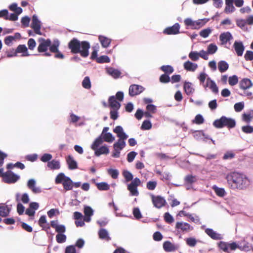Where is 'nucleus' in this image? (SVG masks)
<instances>
[{"instance_id":"nucleus-1","label":"nucleus","mask_w":253,"mask_h":253,"mask_svg":"<svg viewBox=\"0 0 253 253\" xmlns=\"http://www.w3.org/2000/svg\"><path fill=\"white\" fill-rule=\"evenodd\" d=\"M225 179L229 188L234 191L246 190L251 184L250 179L242 172H229L226 175Z\"/></svg>"},{"instance_id":"nucleus-2","label":"nucleus","mask_w":253,"mask_h":253,"mask_svg":"<svg viewBox=\"0 0 253 253\" xmlns=\"http://www.w3.org/2000/svg\"><path fill=\"white\" fill-rule=\"evenodd\" d=\"M68 46L73 54L80 53L84 58H86L89 55L90 44L88 41H80L76 38H74L69 42Z\"/></svg>"},{"instance_id":"nucleus-3","label":"nucleus","mask_w":253,"mask_h":253,"mask_svg":"<svg viewBox=\"0 0 253 253\" xmlns=\"http://www.w3.org/2000/svg\"><path fill=\"white\" fill-rule=\"evenodd\" d=\"M122 174L125 179L126 182L131 181L127 186V190L130 192V196H138L139 191L137 187L141 184L140 179L138 177L133 178V174L127 170H124Z\"/></svg>"},{"instance_id":"nucleus-4","label":"nucleus","mask_w":253,"mask_h":253,"mask_svg":"<svg viewBox=\"0 0 253 253\" xmlns=\"http://www.w3.org/2000/svg\"><path fill=\"white\" fill-rule=\"evenodd\" d=\"M218 247L220 250L223 251L225 253H231V252L235 251L238 248L242 251L248 252L251 250L252 245L247 242L243 246H240L234 242L228 243L220 241L218 243Z\"/></svg>"},{"instance_id":"nucleus-5","label":"nucleus","mask_w":253,"mask_h":253,"mask_svg":"<svg viewBox=\"0 0 253 253\" xmlns=\"http://www.w3.org/2000/svg\"><path fill=\"white\" fill-rule=\"evenodd\" d=\"M236 121L232 118L227 117L225 116H221L219 119L215 120L213 122V126L217 128H222L226 127L229 129L235 127Z\"/></svg>"},{"instance_id":"nucleus-6","label":"nucleus","mask_w":253,"mask_h":253,"mask_svg":"<svg viewBox=\"0 0 253 253\" xmlns=\"http://www.w3.org/2000/svg\"><path fill=\"white\" fill-rule=\"evenodd\" d=\"M209 21V18L199 19L194 21L190 18H186L184 23L186 26V28L188 29L189 28L193 30H198L204 26Z\"/></svg>"},{"instance_id":"nucleus-7","label":"nucleus","mask_w":253,"mask_h":253,"mask_svg":"<svg viewBox=\"0 0 253 253\" xmlns=\"http://www.w3.org/2000/svg\"><path fill=\"white\" fill-rule=\"evenodd\" d=\"M20 179V176L8 170L5 172L3 181L8 184L14 183Z\"/></svg>"},{"instance_id":"nucleus-8","label":"nucleus","mask_w":253,"mask_h":253,"mask_svg":"<svg viewBox=\"0 0 253 253\" xmlns=\"http://www.w3.org/2000/svg\"><path fill=\"white\" fill-rule=\"evenodd\" d=\"M175 228L179 233H187L193 230L192 226L184 222H177Z\"/></svg>"},{"instance_id":"nucleus-9","label":"nucleus","mask_w":253,"mask_h":253,"mask_svg":"<svg viewBox=\"0 0 253 253\" xmlns=\"http://www.w3.org/2000/svg\"><path fill=\"white\" fill-rule=\"evenodd\" d=\"M145 90V88L141 85L136 84H133L129 86L128 89L129 95L133 97L140 94Z\"/></svg>"},{"instance_id":"nucleus-10","label":"nucleus","mask_w":253,"mask_h":253,"mask_svg":"<svg viewBox=\"0 0 253 253\" xmlns=\"http://www.w3.org/2000/svg\"><path fill=\"white\" fill-rule=\"evenodd\" d=\"M31 28L34 30L36 34L39 35H42L41 32V21L39 19L36 14H34L32 17Z\"/></svg>"},{"instance_id":"nucleus-11","label":"nucleus","mask_w":253,"mask_h":253,"mask_svg":"<svg viewBox=\"0 0 253 253\" xmlns=\"http://www.w3.org/2000/svg\"><path fill=\"white\" fill-rule=\"evenodd\" d=\"M180 25L178 23H175L172 26L168 27L163 31V33L166 35H176L180 32Z\"/></svg>"},{"instance_id":"nucleus-12","label":"nucleus","mask_w":253,"mask_h":253,"mask_svg":"<svg viewBox=\"0 0 253 253\" xmlns=\"http://www.w3.org/2000/svg\"><path fill=\"white\" fill-rule=\"evenodd\" d=\"M152 201L154 206L158 209H160L165 205L166 201L164 198L161 196H155L152 195Z\"/></svg>"},{"instance_id":"nucleus-13","label":"nucleus","mask_w":253,"mask_h":253,"mask_svg":"<svg viewBox=\"0 0 253 253\" xmlns=\"http://www.w3.org/2000/svg\"><path fill=\"white\" fill-rule=\"evenodd\" d=\"M203 87L206 89L208 87L211 90L212 92L217 94L218 93V87L215 84V82L211 80V78L208 77L206 84L205 83L202 84Z\"/></svg>"},{"instance_id":"nucleus-14","label":"nucleus","mask_w":253,"mask_h":253,"mask_svg":"<svg viewBox=\"0 0 253 253\" xmlns=\"http://www.w3.org/2000/svg\"><path fill=\"white\" fill-rule=\"evenodd\" d=\"M51 44V42L50 39L45 40L41 38L40 43L38 47V51L40 53L46 52Z\"/></svg>"},{"instance_id":"nucleus-15","label":"nucleus","mask_w":253,"mask_h":253,"mask_svg":"<svg viewBox=\"0 0 253 253\" xmlns=\"http://www.w3.org/2000/svg\"><path fill=\"white\" fill-rule=\"evenodd\" d=\"M84 219L86 222H89L91 221V216L94 214V210L89 206L84 205Z\"/></svg>"},{"instance_id":"nucleus-16","label":"nucleus","mask_w":253,"mask_h":253,"mask_svg":"<svg viewBox=\"0 0 253 253\" xmlns=\"http://www.w3.org/2000/svg\"><path fill=\"white\" fill-rule=\"evenodd\" d=\"M205 233L212 239L218 240L223 239V235L214 231L212 229L207 228L205 229Z\"/></svg>"},{"instance_id":"nucleus-17","label":"nucleus","mask_w":253,"mask_h":253,"mask_svg":"<svg viewBox=\"0 0 253 253\" xmlns=\"http://www.w3.org/2000/svg\"><path fill=\"white\" fill-rule=\"evenodd\" d=\"M163 249L166 252H172L178 250L179 245L178 244H173L170 241H167L163 243Z\"/></svg>"},{"instance_id":"nucleus-18","label":"nucleus","mask_w":253,"mask_h":253,"mask_svg":"<svg viewBox=\"0 0 253 253\" xmlns=\"http://www.w3.org/2000/svg\"><path fill=\"white\" fill-rule=\"evenodd\" d=\"M113 131L117 134V136L119 137L118 139H126L128 136L124 131L123 128L121 126H116L114 129Z\"/></svg>"},{"instance_id":"nucleus-19","label":"nucleus","mask_w":253,"mask_h":253,"mask_svg":"<svg viewBox=\"0 0 253 253\" xmlns=\"http://www.w3.org/2000/svg\"><path fill=\"white\" fill-rule=\"evenodd\" d=\"M36 181L34 179H30L27 182V187L32 190L35 194L40 193L42 192V189L40 187H36Z\"/></svg>"},{"instance_id":"nucleus-20","label":"nucleus","mask_w":253,"mask_h":253,"mask_svg":"<svg viewBox=\"0 0 253 253\" xmlns=\"http://www.w3.org/2000/svg\"><path fill=\"white\" fill-rule=\"evenodd\" d=\"M253 84L252 81L248 78H244L239 82L240 88L245 90L251 87Z\"/></svg>"},{"instance_id":"nucleus-21","label":"nucleus","mask_w":253,"mask_h":253,"mask_svg":"<svg viewBox=\"0 0 253 253\" xmlns=\"http://www.w3.org/2000/svg\"><path fill=\"white\" fill-rule=\"evenodd\" d=\"M233 46L237 55L241 56L245 49L243 42L241 41H235Z\"/></svg>"},{"instance_id":"nucleus-22","label":"nucleus","mask_w":253,"mask_h":253,"mask_svg":"<svg viewBox=\"0 0 253 253\" xmlns=\"http://www.w3.org/2000/svg\"><path fill=\"white\" fill-rule=\"evenodd\" d=\"M18 53H22V56H29L31 55L28 53V48L25 44H19L15 49L13 55H17Z\"/></svg>"},{"instance_id":"nucleus-23","label":"nucleus","mask_w":253,"mask_h":253,"mask_svg":"<svg viewBox=\"0 0 253 253\" xmlns=\"http://www.w3.org/2000/svg\"><path fill=\"white\" fill-rule=\"evenodd\" d=\"M108 102L109 106L111 107L112 109H120L121 106V103L119 101H117L116 100L115 96H110L108 99Z\"/></svg>"},{"instance_id":"nucleus-24","label":"nucleus","mask_w":253,"mask_h":253,"mask_svg":"<svg viewBox=\"0 0 253 253\" xmlns=\"http://www.w3.org/2000/svg\"><path fill=\"white\" fill-rule=\"evenodd\" d=\"M95 155L97 157L100 156L101 155H107L109 153V149L106 145L102 146L99 148L94 149Z\"/></svg>"},{"instance_id":"nucleus-25","label":"nucleus","mask_w":253,"mask_h":253,"mask_svg":"<svg viewBox=\"0 0 253 253\" xmlns=\"http://www.w3.org/2000/svg\"><path fill=\"white\" fill-rule=\"evenodd\" d=\"M233 39V37L229 32H224L219 36V40L222 44H225Z\"/></svg>"},{"instance_id":"nucleus-26","label":"nucleus","mask_w":253,"mask_h":253,"mask_svg":"<svg viewBox=\"0 0 253 253\" xmlns=\"http://www.w3.org/2000/svg\"><path fill=\"white\" fill-rule=\"evenodd\" d=\"M183 89L187 95L192 94L195 91V88L192 86L191 83L185 81L183 84Z\"/></svg>"},{"instance_id":"nucleus-27","label":"nucleus","mask_w":253,"mask_h":253,"mask_svg":"<svg viewBox=\"0 0 253 253\" xmlns=\"http://www.w3.org/2000/svg\"><path fill=\"white\" fill-rule=\"evenodd\" d=\"M183 67L184 69L187 71L194 72L197 69L198 65L190 61H187L184 63Z\"/></svg>"},{"instance_id":"nucleus-28","label":"nucleus","mask_w":253,"mask_h":253,"mask_svg":"<svg viewBox=\"0 0 253 253\" xmlns=\"http://www.w3.org/2000/svg\"><path fill=\"white\" fill-rule=\"evenodd\" d=\"M66 161L69 169L73 170L78 168L77 162L74 159L72 156L69 155L67 158Z\"/></svg>"},{"instance_id":"nucleus-29","label":"nucleus","mask_w":253,"mask_h":253,"mask_svg":"<svg viewBox=\"0 0 253 253\" xmlns=\"http://www.w3.org/2000/svg\"><path fill=\"white\" fill-rule=\"evenodd\" d=\"M99 238L102 240H106L107 241H110L111 238L109 235L108 231L104 228H101L98 232Z\"/></svg>"},{"instance_id":"nucleus-30","label":"nucleus","mask_w":253,"mask_h":253,"mask_svg":"<svg viewBox=\"0 0 253 253\" xmlns=\"http://www.w3.org/2000/svg\"><path fill=\"white\" fill-rule=\"evenodd\" d=\"M62 184L65 191H69L73 189V181L70 177L68 176L66 178Z\"/></svg>"},{"instance_id":"nucleus-31","label":"nucleus","mask_w":253,"mask_h":253,"mask_svg":"<svg viewBox=\"0 0 253 253\" xmlns=\"http://www.w3.org/2000/svg\"><path fill=\"white\" fill-rule=\"evenodd\" d=\"M229 68V64L228 63L224 61L221 60L218 63V69L219 72L221 73L226 72Z\"/></svg>"},{"instance_id":"nucleus-32","label":"nucleus","mask_w":253,"mask_h":253,"mask_svg":"<svg viewBox=\"0 0 253 253\" xmlns=\"http://www.w3.org/2000/svg\"><path fill=\"white\" fill-rule=\"evenodd\" d=\"M126 139H118L117 142L113 144V148H116L120 151L122 150L126 146Z\"/></svg>"},{"instance_id":"nucleus-33","label":"nucleus","mask_w":253,"mask_h":253,"mask_svg":"<svg viewBox=\"0 0 253 253\" xmlns=\"http://www.w3.org/2000/svg\"><path fill=\"white\" fill-rule=\"evenodd\" d=\"M98 39L103 47L107 48L110 44V40L108 39L106 37H104L103 36H99Z\"/></svg>"},{"instance_id":"nucleus-34","label":"nucleus","mask_w":253,"mask_h":253,"mask_svg":"<svg viewBox=\"0 0 253 253\" xmlns=\"http://www.w3.org/2000/svg\"><path fill=\"white\" fill-rule=\"evenodd\" d=\"M107 73L115 79L118 78L121 74V72L119 70L112 67L109 68L107 69Z\"/></svg>"},{"instance_id":"nucleus-35","label":"nucleus","mask_w":253,"mask_h":253,"mask_svg":"<svg viewBox=\"0 0 253 253\" xmlns=\"http://www.w3.org/2000/svg\"><path fill=\"white\" fill-rule=\"evenodd\" d=\"M47 167L51 169H58L60 168L59 161L52 160L47 163Z\"/></svg>"},{"instance_id":"nucleus-36","label":"nucleus","mask_w":253,"mask_h":253,"mask_svg":"<svg viewBox=\"0 0 253 253\" xmlns=\"http://www.w3.org/2000/svg\"><path fill=\"white\" fill-rule=\"evenodd\" d=\"M212 189L214 190L215 194L219 197H223L226 194L223 188H220L214 185L213 186Z\"/></svg>"},{"instance_id":"nucleus-37","label":"nucleus","mask_w":253,"mask_h":253,"mask_svg":"<svg viewBox=\"0 0 253 253\" xmlns=\"http://www.w3.org/2000/svg\"><path fill=\"white\" fill-rule=\"evenodd\" d=\"M10 212V209L7 206H0V216L6 217L9 214Z\"/></svg>"},{"instance_id":"nucleus-38","label":"nucleus","mask_w":253,"mask_h":253,"mask_svg":"<svg viewBox=\"0 0 253 253\" xmlns=\"http://www.w3.org/2000/svg\"><path fill=\"white\" fill-rule=\"evenodd\" d=\"M104 141L111 143L115 140V137L111 132H108L103 134V136L101 135Z\"/></svg>"},{"instance_id":"nucleus-39","label":"nucleus","mask_w":253,"mask_h":253,"mask_svg":"<svg viewBox=\"0 0 253 253\" xmlns=\"http://www.w3.org/2000/svg\"><path fill=\"white\" fill-rule=\"evenodd\" d=\"M8 8L10 10L14 11L17 14H21L23 11L22 8L20 7H18L17 3L15 2L12 3L10 4L8 6Z\"/></svg>"},{"instance_id":"nucleus-40","label":"nucleus","mask_w":253,"mask_h":253,"mask_svg":"<svg viewBox=\"0 0 253 253\" xmlns=\"http://www.w3.org/2000/svg\"><path fill=\"white\" fill-rule=\"evenodd\" d=\"M96 187L99 190L106 191L110 189V185L106 182H98L96 184Z\"/></svg>"},{"instance_id":"nucleus-41","label":"nucleus","mask_w":253,"mask_h":253,"mask_svg":"<svg viewBox=\"0 0 253 253\" xmlns=\"http://www.w3.org/2000/svg\"><path fill=\"white\" fill-rule=\"evenodd\" d=\"M160 69L163 71L165 73L168 75H170L174 71L173 67L171 65H163L160 67Z\"/></svg>"},{"instance_id":"nucleus-42","label":"nucleus","mask_w":253,"mask_h":253,"mask_svg":"<svg viewBox=\"0 0 253 253\" xmlns=\"http://www.w3.org/2000/svg\"><path fill=\"white\" fill-rule=\"evenodd\" d=\"M68 176L65 175V174L61 172L59 173L56 177L55 179V182L56 184H62Z\"/></svg>"},{"instance_id":"nucleus-43","label":"nucleus","mask_w":253,"mask_h":253,"mask_svg":"<svg viewBox=\"0 0 253 253\" xmlns=\"http://www.w3.org/2000/svg\"><path fill=\"white\" fill-rule=\"evenodd\" d=\"M103 141H104L102 136L100 135L97 138H96L94 141L93 143L91 145V148L94 150L98 148L99 145L101 144Z\"/></svg>"},{"instance_id":"nucleus-44","label":"nucleus","mask_w":253,"mask_h":253,"mask_svg":"<svg viewBox=\"0 0 253 253\" xmlns=\"http://www.w3.org/2000/svg\"><path fill=\"white\" fill-rule=\"evenodd\" d=\"M59 44L60 42L58 40L54 41V43L52 44H50V45L49 46L50 51L53 53H56L58 52V47Z\"/></svg>"},{"instance_id":"nucleus-45","label":"nucleus","mask_w":253,"mask_h":253,"mask_svg":"<svg viewBox=\"0 0 253 253\" xmlns=\"http://www.w3.org/2000/svg\"><path fill=\"white\" fill-rule=\"evenodd\" d=\"M217 46L214 43L210 44L207 47V51L209 54H213L217 50Z\"/></svg>"},{"instance_id":"nucleus-46","label":"nucleus","mask_w":253,"mask_h":253,"mask_svg":"<svg viewBox=\"0 0 253 253\" xmlns=\"http://www.w3.org/2000/svg\"><path fill=\"white\" fill-rule=\"evenodd\" d=\"M152 128V124L150 120H147L143 122L141 126L142 130H149Z\"/></svg>"},{"instance_id":"nucleus-47","label":"nucleus","mask_w":253,"mask_h":253,"mask_svg":"<svg viewBox=\"0 0 253 253\" xmlns=\"http://www.w3.org/2000/svg\"><path fill=\"white\" fill-rule=\"evenodd\" d=\"M108 173L112 177L113 179H117L118 177L119 174V171L117 169H107Z\"/></svg>"},{"instance_id":"nucleus-48","label":"nucleus","mask_w":253,"mask_h":253,"mask_svg":"<svg viewBox=\"0 0 253 253\" xmlns=\"http://www.w3.org/2000/svg\"><path fill=\"white\" fill-rule=\"evenodd\" d=\"M82 85L85 89H90L91 88V82L89 77H85L83 82Z\"/></svg>"},{"instance_id":"nucleus-49","label":"nucleus","mask_w":253,"mask_h":253,"mask_svg":"<svg viewBox=\"0 0 253 253\" xmlns=\"http://www.w3.org/2000/svg\"><path fill=\"white\" fill-rule=\"evenodd\" d=\"M66 235L64 233L57 234L56 236V240L57 243L61 244L66 242Z\"/></svg>"},{"instance_id":"nucleus-50","label":"nucleus","mask_w":253,"mask_h":253,"mask_svg":"<svg viewBox=\"0 0 253 253\" xmlns=\"http://www.w3.org/2000/svg\"><path fill=\"white\" fill-rule=\"evenodd\" d=\"M52 158V156L51 154L49 153H45L43 154L41 157L40 158V160L43 163H48L50 162Z\"/></svg>"},{"instance_id":"nucleus-51","label":"nucleus","mask_w":253,"mask_h":253,"mask_svg":"<svg viewBox=\"0 0 253 253\" xmlns=\"http://www.w3.org/2000/svg\"><path fill=\"white\" fill-rule=\"evenodd\" d=\"M184 181L186 184L191 185L193 183L195 182L196 178L195 176L192 175L188 174L184 178Z\"/></svg>"},{"instance_id":"nucleus-52","label":"nucleus","mask_w":253,"mask_h":253,"mask_svg":"<svg viewBox=\"0 0 253 253\" xmlns=\"http://www.w3.org/2000/svg\"><path fill=\"white\" fill-rule=\"evenodd\" d=\"M159 81L162 83L167 84L170 82V78L169 75L164 74L160 77Z\"/></svg>"},{"instance_id":"nucleus-53","label":"nucleus","mask_w":253,"mask_h":253,"mask_svg":"<svg viewBox=\"0 0 253 253\" xmlns=\"http://www.w3.org/2000/svg\"><path fill=\"white\" fill-rule=\"evenodd\" d=\"M192 122L196 124L200 125L204 123V118L201 114H198L195 116Z\"/></svg>"},{"instance_id":"nucleus-54","label":"nucleus","mask_w":253,"mask_h":253,"mask_svg":"<svg viewBox=\"0 0 253 253\" xmlns=\"http://www.w3.org/2000/svg\"><path fill=\"white\" fill-rule=\"evenodd\" d=\"M110 61V58L107 55H102L97 58L96 62L98 63H107Z\"/></svg>"},{"instance_id":"nucleus-55","label":"nucleus","mask_w":253,"mask_h":253,"mask_svg":"<svg viewBox=\"0 0 253 253\" xmlns=\"http://www.w3.org/2000/svg\"><path fill=\"white\" fill-rule=\"evenodd\" d=\"M185 241L186 244L191 247H195L197 242V240L193 237L187 238Z\"/></svg>"},{"instance_id":"nucleus-56","label":"nucleus","mask_w":253,"mask_h":253,"mask_svg":"<svg viewBox=\"0 0 253 253\" xmlns=\"http://www.w3.org/2000/svg\"><path fill=\"white\" fill-rule=\"evenodd\" d=\"M211 30L210 28H208L201 30L199 35L203 38H206L209 37V35L211 33Z\"/></svg>"},{"instance_id":"nucleus-57","label":"nucleus","mask_w":253,"mask_h":253,"mask_svg":"<svg viewBox=\"0 0 253 253\" xmlns=\"http://www.w3.org/2000/svg\"><path fill=\"white\" fill-rule=\"evenodd\" d=\"M229 84L231 86L236 85L238 83V78L237 76L234 75L229 77Z\"/></svg>"},{"instance_id":"nucleus-58","label":"nucleus","mask_w":253,"mask_h":253,"mask_svg":"<svg viewBox=\"0 0 253 253\" xmlns=\"http://www.w3.org/2000/svg\"><path fill=\"white\" fill-rule=\"evenodd\" d=\"M132 213L136 219H139L142 217V214L140 209L138 207L133 208Z\"/></svg>"},{"instance_id":"nucleus-59","label":"nucleus","mask_w":253,"mask_h":253,"mask_svg":"<svg viewBox=\"0 0 253 253\" xmlns=\"http://www.w3.org/2000/svg\"><path fill=\"white\" fill-rule=\"evenodd\" d=\"M164 217L165 221L168 223L170 224L174 221L173 216L169 212H167L164 214Z\"/></svg>"},{"instance_id":"nucleus-60","label":"nucleus","mask_w":253,"mask_h":253,"mask_svg":"<svg viewBox=\"0 0 253 253\" xmlns=\"http://www.w3.org/2000/svg\"><path fill=\"white\" fill-rule=\"evenodd\" d=\"M234 108L236 112H241L244 108V102L242 101L235 103Z\"/></svg>"},{"instance_id":"nucleus-61","label":"nucleus","mask_w":253,"mask_h":253,"mask_svg":"<svg viewBox=\"0 0 253 253\" xmlns=\"http://www.w3.org/2000/svg\"><path fill=\"white\" fill-rule=\"evenodd\" d=\"M189 58L193 61H196L199 59V53L197 51H192L189 54Z\"/></svg>"},{"instance_id":"nucleus-62","label":"nucleus","mask_w":253,"mask_h":253,"mask_svg":"<svg viewBox=\"0 0 253 253\" xmlns=\"http://www.w3.org/2000/svg\"><path fill=\"white\" fill-rule=\"evenodd\" d=\"M137 153L132 151L128 153L127 155V161L129 163L132 162L135 159V157L137 155Z\"/></svg>"},{"instance_id":"nucleus-63","label":"nucleus","mask_w":253,"mask_h":253,"mask_svg":"<svg viewBox=\"0 0 253 253\" xmlns=\"http://www.w3.org/2000/svg\"><path fill=\"white\" fill-rule=\"evenodd\" d=\"M119 110L111 109L110 112V118L113 120H116L119 117Z\"/></svg>"},{"instance_id":"nucleus-64","label":"nucleus","mask_w":253,"mask_h":253,"mask_svg":"<svg viewBox=\"0 0 253 253\" xmlns=\"http://www.w3.org/2000/svg\"><path fill=\"white\" fill-rule=\"evenodd\" d=\"M237 25L242 29H244L247 24L246 20L240 19L236 21Z\"/></svg>"}]
</instances>
